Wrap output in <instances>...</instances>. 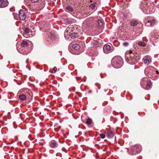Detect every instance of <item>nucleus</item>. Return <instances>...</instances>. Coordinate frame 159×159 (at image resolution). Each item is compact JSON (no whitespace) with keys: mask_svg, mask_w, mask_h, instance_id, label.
<instances>
[{"mask_svg":"<svg viewBox=\"0 0 159 159\" xmlns=\"http://www.w3.org/2000/svg\"><path fill=\"white\" fill-rule=\"evenodd\" d=\"M112 63L116 66V68H120L123 64L122 59L120 56H116L111 60Z\"/></svg>","mask_w":159,"mask_h":159,"instance_id":"nucleus-1","label":"nucleus"},{"mask_svg":"<svg viewBox=\"0 0 159 159\" xmlns=\"http://www.w3.org/2000/svg\"><path fill=\"white\" fill-rule=\"evenodd\" d=\"M152 68L151 67H148L146 68L144 70V73L146 75H147L149 76V75H154L156 76L158 74V71L157 70H153Z\"/></svg>","mask_w":159,"mask_h":159,"instance_id":"nucleus-2","label":"nucleus"},{"mask_svg":"<svg viewBox=\"0 0 159 159\" xmlns=\"http://www.w3.org/2000/svg\"><path fill=\"white\" fill-rule=\"evenodd\" d=\"M67 31L68 30H66L64 32V36L66 39H68L69 38V37H68L67 38V37L66 36V35H69L70 38H71L72 39H74L76 37L77 38L78 36L79 35L76 32H74L71 34H68Z\"/></svg>","mask_w":159,"mask_h":159,"instance_id":"nucleus-3","label":"nucleus"},{"mask_svg":"<svg viewBox=\"0 0 159 159\" xmlns=\"http://www.w3.org/2000/svg\"><path fill=\"white\" fill-rule=\"evenodd\" d=\"M18 16L20 19L22 20H25L26 17L25 12L22 9H20L19 11Z\"/></svg>","mask_w":159,"mask_h":159,"instance_id":"nucleus-4","label":"nucleus"},{"mask_svg":"<svg viewBox=\"0 0 159 159\" xmlns=\"http://www.w3.org/2000/svg\"><path fill=\"white\" fill-rule=\"evenodd\" d=\"M103 50L104 52L107 54L112 51L111 46L108 45H105L103 47Z\"/></svg>","mask_w":159,"mask_h":159,"instance_id":"nucleus-5","label":"nucleus"},{"mask_svg":"<svg viewBox=\"0 0 159 159\" xmlns=\"http://www.w3.org/2000/svg\"><path fill=\"white\" fill-rule=\"evenodd\" d=\"M8 4L7 0H0V7L2 8L7 7Z\"/></svg>","mask_w":159,"mask_h":159,"instance_id":"nucleus-6","label":"nucleus"},{"mask_svg":"<svg viewBox=\"0 0 159 159\" xmlns=\"http://www.w3.org/2000/svg\"><path fill=\"white\" fill-rule=\"evenodd\" d=\"M143 61L145 64L150 63L151 61V58L150 56L146 55L143 58Z\"/></svg>","mask_w":159,"mask_h":159,"instance_id":"nucleus-7","label":"nucleus"},{"mask_svg":"<svg viewBox=\"0 0 159 159\" xmlns=\"http://www.w3.org/2000/svg\"><path fill=\"white\" fill-rule=\"evenodd\" d=\"M130 60L131 61L132 63L134 64L138 62L139 60V58L137 56L133 57L131 56Z\"/></svg>","mask_w":159,"mask_h":159,"instance_id":"nucleus-8","label":"nucleus"},{"mask_svg":"<svg viewBox=\"0 0 159 159\" xmlns=\"http://www.w3.org/2000/svg\"><path fill=\"white\" fill-rule=\"evenodd\" d=\"M140 147L138 145H135L133 147L132 149V151H135L137 153H139V151L138 150V149H139Z\"/></svg>","mask_w":159,"mask_h":159,"instance_id":"nucleus-9","label":"nucleus"},{"mask_svg":"<svg viewBox=\"0 0 159 159\" xmlns=\"http://www.w3.org/2000/svg\"><path fill=\"white\" fill-rule=\"evenodd\" d=\"M114 135V133L111 131H109L107 132V137L109 138H112Z\"/></svg>","mask_w":159,"mask_h":159,"instance_id":"nucleus-10","label":"nucleus"},{"mask_svg":"<svg viewBox=\"0 0 159 159\" xmlns=\"http://www.w3.org/2000/svg\"><path fill=\"white\" fill-rule=\"evenodd\" d=\"M102 20H98L97 21L98 26L99 28L102 27L103 25V22Z\"/></svg>","mask_w":159,"mask_h":159,"instance_id":"nucleus-11","label":"nucleus"},{"mask_svg":"<svg viewBox=\"0 0 159 159\" xmlns=\"http://www.w3.org/2000/svg\"><path fill=\"white\" fill-rule=\"evenodd\" d=\"M102 43V40L100 39H98V40H96L93 43L95 44L96 45L98 46V45Z\"/></svg>","mask_w":159,"mask_h":159,"instance_id":"nucleus-12","label":"nucleus"},{"mask_svg":"<svg viewBox=\"0 0 159 159\" xmlns=\"http://www.w3.org/2000/svg\"><path fill=\"white\" fill-rule=\"evenodd\" d=\"M50 146L52 148H54L56 145V143L55 140H52L50 143Z\"/></svg>","mask_w":159,"mask_h":159,"instance_id":"nucleus-13","label":"nucleus"},{"mask_svg":"<svg viewBox=\"0 0 159 159\" xmlns=\"http://www.w3.org/2000/svg\"><path fill=\"white\" fill-rule=\"evenodd\" d=\"M19 99L22 101H24L26 99V96L24 94L20 95L19 96Z\"/></svg>","mask_w":159,"mask_h":159,"instance_id":"nucleus-14","label":"nucleus"},{"mask_svg":"<svg viewBox=\"0 0 159 159\" xmlns=\"http://www.w3.org/2000/svg\"><path fill=\"white\" fill-rule=\"evenodd\" d=\"M28 44L27 41H24L21 43V46L23 47H27Z\"/></svg>","mask_w":159,"mask_h":159,"instance_id":"nucleus-15","label":"nucleus"},{"mask_svg":"<svg viewBox=\"0 0 159 159\" xmlns=\"http://www.w3.org/2000/svg\"><path fill=\"white\" fill-rule=\"evenodd\" d=\"M80 45L77 44H74L72 45V48L75 50H78L80 48Z\"/></svg>","mask_w":159,"mask_h":159,"instance_id":"nucleus-16","label":"nucleus"},{"mask_svg":"<svg viewBox=\"0 0 159 159\" xmlns=\"http://www.w3.org/2000/svg\"><path fill=\"white\" fill-rule=\"evenodd\" d=\"M152 85V83L150 80L147 81V85L146 87V89H148Z\"/></svg>","mask_w":159,"mask_h":159,"instance_id":"nucleus-17","label":"nucleus"},{"mask_svg":"<svg viewBox=\"0 0 159 159\" xmlns=\"http://www.w3.org/2000/svg\"><path fill=\"white\" fill-rule=\"evenodd\" d=\"M50 39H51L52 41H53L55 40L56 39V35L54 34H52V33H50Z\"/></svg>","mask_w":159,"mask_h":159,"instance_id":"nucleus-18","label":"nucleus"},{"mask_svg":"<svg viewBox=\"0 0 159 159\" xmlns=\"http://www.w3.org/2000/svg\"><path fill=\"white\" fill-rule=\"evenodd\" d=\"M146 78H143V79L141 80L140 83V84L142 88H143L144 87V86L143 85V84L145 82H146L147 81V80H146Z\"/></svg>","mask_w":159,"mask_h":159,"instance_id":"nucleus-19","label":"nucleus"},{"mask_svg":"<svg viewBox=\"0 0 159 159\" xmlns=\"http://www.w3.org/2000/svg\"><path fill=\"white\" fill-rule=\"evenodd\" d=\"M138 24V22L135 20H133L130 23V25L132 26H136Z\"/></svg>","mask_w":159,"mask_h":159,"instance_id":"nucleus-20","label":"nucleus"},{"mask_svg":"<svg viewBox=\"0 0 159 159\" xmlns=\"http://www.w3.org/2000/svg\"><path fill=\"white\" fill-rule=\"evenodd\" d=\"M137 44L139 46L144 47L146 45V44L145 43L143 42H138Z\"/></svg>","mask_w":159,"mask_h":159,"instance_id":"nucleus-21","label":"nucleus"},{"mask_svg":"<svg viewBox=\"0 0 159 159\" xmlns=\"http://www.w3.org/2000/svg\"><path fill=\"white\" fill-rule=\"evenodd\" d=\"M150 23H151V26H154L156 23V21L155 19L149 20Z\"/></svg>","mask_w":159,"mask_h":159,"instance_id":"nucleus-22","label":"nucleus"},{"mask_svg":"<svg viewBox=\"0 0 159 159\" xmlns=\"http://www.w3.org/2000/svg\"><path fill=\"white\" fill-rule=\"evenodd\" d=\"M97 5L96 2H95L93 3H92L89 5V7L92 9H94Z\"/></svg>","mask_w":159,"mask_h":159,"instance_id":"nucleus-23","label":"nucleus"},{"mask_svg":"<svg viewBox=\"0 0 159 159\" xmlns=\"http://www.w3.org/2000/svg\"><path fill=\"white\" fill-rule=\"evenodd\" d=\"M66 8L68 11H73V8L71 6H67L66 7Z\"/></svg>","mask_w":159,"mask_h":159,"instance_id":"nucleus-24","label":"nucleus"},{"mask_svg":"<svg viewBox=\"0 0 159 159\" xmlns=\"http://www.w3.org/2000/svg\"><path fill=\"white\" fill-rule=\"evenodd\" d=\"M86 122L88 125H90L92 122V120L91 119L89 118L87 119Z\"/></svg>","mask_w":159,"mask_h":159,"instance_id":"nucleus-25","label":"nucleus"},{"mask_svg":"<svg viewBox=\"0 0 159 159\" xmlns=\"http://www.w3.org/2000/svg\"><path fill=\"white\" fill-rule=\"evenodd\" d=\"M24 32L26 34H28L30 30L28 28H25L24 30Z\"/></svg>","mask_w":159,"mask_h":159,"instance_id":"nucleus-26","label":"nucleus"},{"mask_svg":"<svg viewBox=\"0 0 159 159\" xmlns=\"http://www.w3.org/2000/svg\"><path fill=\"white\" fill-rule=\"evenodd\" d=\"M13 15L15 19L16 20L18 19V15L17 14H16L15 13H13Z\"/></svg>","mask_w":159,"mask_h":159,"instance_id":"nucleus-27","label":"nucleus"},{"mask_svg":"<svg viewBox=\"0 0 159 159\" xmlns=\"http://www.w3.org/2000/svg\"><path fill=\"white\" fill-rule=\"evenodd\" d=\"M146 25L147 26H151V23L150 22L149 20H148L147 21V22H146Z\"/></svg>","mask_w":159,"mask_h":159,"instance_id":"nucleus-28","label":"nucleus"},{"mask_svg":"<svg viewBox=\"0 0 159 159\" xmlns=\"http://www.w3.org/2000/svg\"><path fill=\"white\" fill-rule=\"evenodd\" d=\"M129 43L127 42H125L123 43V45L124 46L127 47L129 45Z\"/></svg>","mask_w":159,"mask_h":159,"instance_id":"nucleus-29","label":"nucleus"},{"mask_svg":"<svg viewBox=\"0 0 159 159\" xmlns=\"http://www.w3.org/2000/svg\"><path fill=\"white\" fill-rule=\"evenodd\" d=\"M57 70V68L56 67H55L53 68L52 70V73H55L56 72V71Z\"/></svg>","mask_w":159,"mask_h":159,"instance_id":"nucleus-30","label":"nucleus"},{"mask_svg":"<svg viewBox=\"0 0 159 159\" xmlns=\"http://www.w3.org/2000/svg\"><path fill=\"white\" fill-rule=\"evenodd\" d=\"M100 136L101 138L102 139H104L105 137V135L104 134H100Z\"/></svg>","mask_w":159,"mask_h":159,"instance_id":"nucleus-31","label":"nucleus"},{"mask_svg":"<svg viewBox=\"0 0 159 159\" xmlns=\"http://www.w3.org/2000/svg\"><path fill=\"white\" fill-rule=\"evenodd\" d=\"M87 23L88 21L87 20L84 21L83 23V25L85 26L87 24Z\"/></svg>","mask_w":159,"mask_h":159,"instance_id":"nucleus-32","label":"nucleus"},{"mask_svg":"<svg viewBox=\"0 0 159 159\" xmlns=\"http://www.w3.org/2000/svg\"><path fill=\"white\" fill-rule=\"evenodd\" d=\"M39 0H30V1L33 3H35L37 2Z\"/></svg>","mask_w":159,"mask_h":159,"instance_id":"nucleus-33","label":"nucleus"},{"mask_svg":"<svg viewBox=\"0 0 159 159\" xmlns=\"http://www.w3.org/2000/svg\"><path fill=\"white\" fill-rule=\"evenodd\" d=\"M92 92V90H90L88 92V93H91Z\"/></svg>","mask_w":159,"mask_h":159,"instance_id":"nucleus-34","label":"nucleus"}]
</instances>
